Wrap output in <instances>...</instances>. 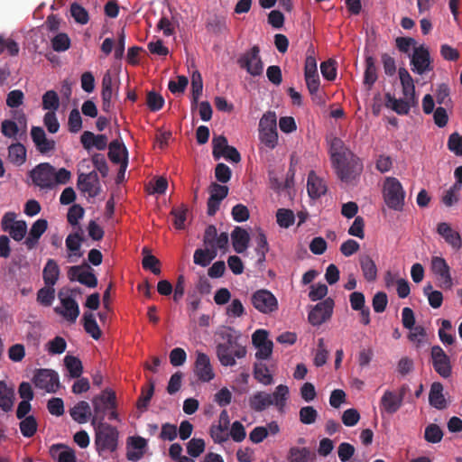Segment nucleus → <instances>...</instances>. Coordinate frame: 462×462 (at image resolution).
Returning a JSON list of instances; mask_svg holds the SVG:
<instances>
[{"label":"nucleus","instance_id":"1","mask_svg":"<svg viewBox=\"0 0 462 462\" xmlns=\"http://www.w3.org/2000/svg\"><path fill=\"white\" fill-rule=\"evenodd\" d=\"M223 342L217 345V356L220 364L224 366H234L236 357L244 358L246 355V348L239 343L241 335L231 327L224 328L218 332Z\"/></svg>","mask_w":462,"mask_h":462},{"label":"nucleus","instance_id":"2","mask_svg":"<svg viewBox=\"0 0 462 462\" xmlns=\"http://www.w3.org/2000/svg\"><path fill=\"white\" fill-rule=\"evenodd\" d=\"M95 430V448L98 456L106 457V453H114L118 448L119 432L108 423L93 426Z\"/></svg>","mask_w":462,"mask_h":462},{"label":"nucleus","instance_id":"3","mask_svg":"<svg viewBox=\"0 0 462 462\" xmlns=\"http://www.w3.org/2000/svg\"><path fill=\"white\" fill-rule=\"evenodd\" d=\"M93 405V416L90 420L91 425L96 426V424L106 423L105 418L110 411V409H116V393L106 388L100 394H97L92 399Z\"/></svg>","mask_w":462,"mask_h":462},{"label":"nucleus","instance_id":"4","mask_svg":"<svg viewBox=\"0 0 462 462\" xmlns=\"http://www.w3.org/2000/svg\"><path fill=\"white\" fill-rule=\"evenodd\" d=\"M385 204L391 209L401 211L404 206L405 192L401 182L394 177L386 178L383 189Z\"/></svg>","mask_w":462,"mask_h":462},{"label":"nucleus","instance_id":"5","mask_svg":"<svg viewBox=\"0 0 462 462\" xmlns=\"http://www.w3.org/2000/svg\"><path fill=\"white\" fill-rule=\"evenodd\" d=\"M259 139L268 148L273 149L278 143L277 117L273 111H268L259 122Z\"/></svg>","mask_w":462,"mask_h":462},{"label":"nucleus","instance_id":"6","mask_svg":"<svg viewBox=\"0 0 462 462\" xmlns=\"http://www.w3.org/2000/svg\"><path fill=\"white\" fill-rule=\"evenodd\" d=\"M333 163L338 178L346 183H353L363 171V164L358 158L352 157L350 160H339Z\"/></svg>","mask_w":462,"mask_h":462},{"label":"nucleus","instance_id":"7","mask_svg":"<svg viewBox=\"0 0 462 462\" xmlns=\"http://www.w3.org/2000/svg\"><path fill=\"white\" fill-rule=\"evenodd\" d=\"M241 69H244L253 77L263 74V63L260 57V48L257 45L253 46L245 51L237 60Z\"/></svg>","mask_w":462,"mask_h":462},{"label":"nucleus","instance_id":"8","mask_svg":"<svg viewBox=\"0 0 462 462\" xmlns=\"http://www.w3.org/2000/svg\"><path fill=\"white\" fill-rule=\"evenodd\" d=\"M251 303L255 310L263 314H271L278 310L276 297L265 289L254 291L251 296Z\"/></svg>","mask_w":462,"mask_h":462},{"label":"nucleus","instance_id":"9","mask_svg":"<svg viewBox=\"0 0 462 462\" xmlns=\"http://www.w3.org/2000/svg\"><path fill=\"white\" fill-rule=\"evenodd\" d=\"M54 167L48 162H42L30 171L32 183L42 189H53Z\"/></svg>","mask_w":462,"mask_h":462},{"label":"nucleus","instance_id":"10","mask_svg":"<svg viewBox=\"0 0 462 462\" xmlns=\"http://www.w3.org/2000/svg\"><path fill=\"white\" fill-rule=\"evenodd\" d=\"M68 278L70 282L78 281L88 288L97 286V278L94 274V270L88 263L70 266L68 270Z\"/></svg>","mask_w":462,"mask_h":462},{"label":"nucleus","instance_id":"11","mask_svg":"<svg viewBox=\"0 0 462 462\" xmlns=\"http://www.w3.org/2000/svg\"><path fill=\"white\" fill-rule=\"evenodd\" d=\"M432 366L435 372L442 378H448L452 374L450 357L439 346H433L430 351Z\"/></svg>","mask_w":462,"mask_h":462},{"label":"nucleus","instance_id":"12","mask_svg":"<svg viewBox=\"0 0 462 462\" xmlns=\"http://www.w3.org/2000/svg\"><path fill=\"white\" fill-rule=\"evenodd\" d=\"M411 71L419 75H423L433 69L430 51L426 47L420 45L414 48L411 56Z\"/></svg>","mask_w":462,"mask_h":462},{"label":"nucleus","instance_id":"13","mask_svg":"<svg viewBox=\"0 0 462 462\" xmlns=\"http://www.w3.org/2000/svg\"><path fill=\"white\" fill-rule=\"evenodd\" d=\"M32 381L37 388L48 393H56L60 388L59 374L51 369L37 370Z\"/></svg>","mask_w":462,"mask_h":462},{"label":"nucleus","instance_id":"14","mask_svg":"<svg viewBox=\"0 0 462 462\" xmlns=\"http://www.w3.org/2000/svg\"><path fill=\"white\" fill-rule=\"evenodd\" d=\"M334 300L331 298H327L323 301L319 302L309 313V321L313 326H320L330 319L333 308Z\"/></svg>","mask_w":462,"mask_h":462},{"label":"nucleus","instance_id":"15","mask_svg":"<svg viewBox=\"0 0 462 462\" xmlns=\"http://www.w3.org/2000/svg\"><path fill=\"white\" fill-rule=\"evenodd\" d=\"M431 270L439 277V287L442 289H450L452 287L450 268L444 258L439 256L432 257Z\"/></svg>","mask_w":462,"mask_h":462},{"label":"nucleus","instance_id":"16","mask_svg":"<svg viewBox=\"0 0 462 462\" xmlns=\"http://www.w3.org/2000/svg\"><path fill=\"white\" fill-rule=\"evenodd\" d=\"M78 188L89 197L95 198L99 194L100 184L97 173L93 171L89 173H80L78 177Z\"/></svg>","mask_w":462,"mask_h":462},{"label":"nucleus","instance_id":"17","mask_svg":"<svg viewBox=\"0 0 462 462\" xmlns=\"http://www.w3.org/2000/svg\"><path fill=\"white\" fill-rule=\"evenodd\" d=\"M61 292L59 293L62 309L55 308V312L61 315L68 321L74 323L79 315V307L72 296L61 298Z\"/></svg>","mask_w":462,"mask_h":462},{"label":"nucleus","instance_id":"18","mask_svg":"<svg viewBox=\"0 0 462 462\" xmlns=\"http://www.w3.org/2000/svg\"><path fill=\"white\" fill-rule=\"evenodd\" d=\"M437 232L453 250L458 251L461 249L462 238L459 233L454 230L448 223H439Z\"/></svg>","mask_w":462,"mask_h":462},{"label":"nucleus","instance_id":"19","mask_svg":"<svg viewBox=\"0 0 462 462\" xmlns=\"http://www.w3.org/2000/svg\"><path fill=\"white\" fill-rule=\"evenodd\" d=\"M194 372L198 378L202 382L211 381L215 374L208 355L198 353L195 361Z\"/></svg>","mask_w":462,"mask_h":462},{"label":"nucleus","instance_id":"20","mask_svg":"<svg viewBox=\"0 0 462 462\" xmlns=\"http://www.w3.org/2000/svg\"><path fill=\"white\" fill-rule=\"evenodd\" d=\"M31 136L40 152L47 153L55 149V142L46 137V134L42 127L32 126Z\"/></svg>","mask_w":462,"mask_h":462},{"label":"nucleus","instance_id":"21","mask_svg":"<svg viewBox=\"0 0 462 462\" xmlns=\"http://www.w3.org/2000/svg\"><path fill=\"white\" fill-rule=\"evenodd\" d=\"M402 405V402L396 397V393L390 390H386L380 400V411L382 414H394L399 411Z\"/></svg>","mask_w":462,"mask_h":462},{"label":"nucleus","instance_id":"22","mask_svg":"<svg viewBox=\"0 0 462 462\" xmlns=\"http://www.w3.org/2000/svg\"><path fill=\"white\" fill-rule=\"evenodd\" d=\"M47 227L48 222L43 218H40L32 224L29 235L24 241L27 249L32 250L37 245L39 239L47 230Z\"/></svg>","mask_w":462,"mask_h":462},{"label":"nucleus","instance_id":"23","mask_svg":"<svg viewBox=\"0 0 462 462\" xmlns=\"http://www.w3.org/2000/svg\"><path fill=\"white\" fill-rule=\"evenodd\" d=\"M307 190L311 199H319L327 192L325 181L317 176L314 171H311L308 175Z\"/></svg>","mask_w":462,"mask_h":462},{"label":"nucleus","instance_id":"24","mask_svg":"<svg viewBox=\"0 0 462 462\" xmlns=\"http://www.w3.org/2000/svg\"><path fill=\"white\" fill-rule=\"evenodd\" d=\"M443 391L444 387L441 383L434 382L431 383L429 393V402L437 410H444L448 407V402Z\"/></svg>","mask_w":462,"mask_h":462},{"label":"nucleus","instance_id":"25","mask_svg":"<svg viewBox=\"0 0 462 462\" xmlns=\"http://www.w3.org/2000/svg\"><path fill=\"white\" fill-rule=\"evenodd\" d=\"M69 415L73 420L79 424L87 423L93 416L90 405L86 401H80L72 407L69 410Z\"/></svg>","mask_w":462,"mask_h":462},{"label":"nucleus","instance_id":"26","mask_svg":"<svg viewBox=\"0 0 462 462\" xmlns=\"http://www.w3.org/2000/svg\"><path fill=\"white\" fill-rule=\"evenodd\" d=\"M385 106L391 108L395 113L401 116L408 115L411 106H413L411 100L408 99H397L394 96L390 93H386L385 96Z\"/></svg>","mask_w":462,"mask_h":462},{"label":"nucleus","instance_id":"27","mask_svg":"<svg viewBox=\"0 0 462 462\" xmlns=\"http://www.w3.org/2000/svg\"><path fill=\"white\" fill-rule=\"evenodd\" d=\"M231 238L233 248L236 253L242 254L247 249L250 236L245 229L240 226L235 227L231 233Z\"/></svg>","mask_w":462,"mask_h":462},{"label":"nucleus","instance_id":"28","mask_svg":"<svg viewBox=\"0 0 462 462\" xmlns=\"http://www.w3.org/2000/svg\"><path fill=\"white\" fill-rule=\"evenodd\" d=\"M14 402V390L6 384L5 381H0V409L8 412L13 409Z\"/></svg>","mask_w":462,"mask_h":462},{"label":"nucleus","instance_id":"29","mask_svg":"<svg viewBox=\"0 0 462 462\" xmlns=\"http://www.w3.org/2000/svg\"><path fill=\"white\" fill-rule=\"evenodd\" d=\"M60 270L53 259H49L42 270V279L45 285L54 286L60 277Z\"/></svg>","mask_w":462,"mask_h":462},{"label":"nucleus","instance_id":"30","mask_svg":"<svg viewBox=\"0 0 462 462\" xmlns=\"http://www.w3.org/2000/svg\"><path fill=\"white\" fill-rule=\"evenodd\" d=\"M359 263L364 278L367 282H374L377 278V267L374 261L368 254H362L359 257Z\"/></svg>","mask_w":462,"mask_h":462},{"label":"nucleus","instance_id":"31","mask_svg":"<svg viewBox=\"0 0 462 462\" xmlns=\"http://www.w3.org/2000/svg\"><path fill=\"white\" fill-rule=\"evenodd\" d=\"M315 454L309 448L291 447L287 454L288 462H310Z\"/></svg>","mask_w":462,"mask_h":462},{"label":"nucleus","instance_id":"32","mask_svg":"<svg viewBox=\"0 0 462 462\" xmlns=\"http://www.w3.org/2000/svg\"><path fill=\"white\" fill-rule=\"evenodd\" d=\"M8 160L16 166H21L26 161V148L17 142L8 147Z\"/></svg>","mask_w":462,"mask_h":462},{"label":"nucleus","instance_id":"33","mask_svg":"<svg viewBox=\"0 0 462 462\" xmlns=\"http://www.w3.org/2000/svg\"><path fill=\"white\" fill-rule=\"evenodd\" d=\"M122 155L124 158L128 159V152L124 143L118 140H113L108 145V158L116 164L123 162Z\"/></svg>","mask_w":462,"mask_h":462},{"label":"nucleus","instance_id":"34","mask_svg":"<svg viewBox=\"0 0 462 462\" xmlns=\"http://www.w3.org/2000/svg\"><path fill=\"white\" fill-rule=\"evenodd\" d=\"M249 405L254 411H263L272 405L271 394L265 392H257L250 397Z\"/></svg>","mask_w":462,"mask_h":462},{"label":"nucleus","instance_id":"35","mask_svg":"<svg viewBox=\"0 0 462 462\" xmlns=\"http://www.w3.org/2000/svg\"><path fill=\"white\" fill-rule=\"evenodd\" d=\"M217 257L216 248L207 247L195 250L193 255L194 263L202 267L208 266Z\"/></svg>","mask_w":462,"mask_h":462},{"label":"nucleus","instance_id":"36","mask_svg":"<svg viewBox=\"0 0 462 462\" xmlns=\"http://www.w3.org/2000/svg\"><path fill=\"white\" fill-rule=\"evenodd\" d=\"M83 327L85 331L94 339L97 340L101 337L102 332L99 328L95 316L92 312L87 311L83 315Z\"/></svg>","mask_w":462,"mask_h":462},{"label":"nucleus","instance_id":"37","mask_svg":"<svg viewBox=\"0 0 462 462\" xmlns=\"http://www.w3.org/2000/svg\"><path fill=\"white\" fill-rule=\"evenodd\" d=\"M51 452L57 462H77L75 451L69 448L59 445L52 446Z\"/></svg>","mask_w":462,"mask_h":462},{"label":"nucleus","instance_id":"38","mask_svg":"<svg viewBox=\"0 0 462 462\" xmlns=\"http://www.w3.org/2000/svg\"><path fill=\"white\" fill-rule=\"evenodd\" d=\"M206 28L208 32L215 35L224 34L228 32L226 17L218 15L210 18L207 23Z\"/></svg>","mask_w":462,"mask_h":462},{"label":"nucleus","instance_id":"39","mask_svg":"<svg viewBox=\"0 0 462 462\" xmlns=\"http://www.w3.org/2000/svg\"><path fill=\"white\" fill-rule=\"evenodd\" d=\"M289 396V388L284 384H279L271 394L272 405H275L279 411H282Z\"/></svg>","mask_w":462,"mask_h":462},{"label":"nucleus","instance_id":"40","mask_svg":"<svg viewBox=\"0 0 462 462\" xmlns=\"http://www.w3.org/2000/svg\"><path fill=\"white\" fill-rule=\"evenodd\" d=\"M377 80V69L375 60L372 56L365 57V69L364 75V84L370 88Z\"/></svg>","mask_w":462,"mask_h":462},{"label":"nucleus","instance_id":"41","mask_svg":"<svg viewBox=\"0 0 462 462\" xmlns=\"http://www.w3.org/2000/svg\"><path fill=\"white\" fill-rule=\"evenodd\" d=\"M254 376L255 380L264 385H270L273 382V375L271 374L267 365L263 363L254 364Z\"/></svg>","mask_w":462,"mask_h":462},{"label":"nucleus","instance_id":"42","mask_svg":"<svg viewBox=\"0 0 462 462\" xmlns=\"http://www.w3.org/2000/svg\"><path fill=\"white\" fill-rule=\"evenodd\" d=\"M203 81L199 71H194L191 77L192 108L198 106L199 97L202 95Z\"/></svg>","mask_w":462,"mask_h":462},{"label":"nucleus","instance_id":"43","mask_svg":"<svg viewBox=\"0 0 462 462\" xmlns=\"http://www.w3.org/2000/svg\"><path fill=\"white\" fill-rule=\"evenodd\" d=\"M154 382L152 379L148 380L147 387H142L141 395L137 400V408L139 410H146L154 393Z\"/></svg>","mask_w":462,"mask_h":462},{"label":"nucleus","instance_id":"44","mask_svg":"<svg viewBox=\"0 0 462 462\" xmlns=\"http://www.w3.org/2000/svg\"><path fill=\"white\" fill-rule=\"evenodd\" d=\"M143 254H147L144 255L142 261V265L144 270L151 271L155 275L161 274V269L159 267L160 261L154 255L150 254V251L147 247L143 248Z\"/></svg>","mask_w":462,"mask_h":462},{"label":"nucleus","instance_id":"45","mask_svg":"<svg viewBox=\"0 0 462 462\" xmlns=\"http://www.w3.org/2000/svg\"><path fill=\"white\" fill-rule=\"evenodd\" d=\"M304 77H305V81H306L308 90L312 97V100L316 101L317 103H322L323 102L322 97L319 94V83H320L319 74L309 75V76H304Z\"/></svg>","mask_w":462,"mask_h":462},{"label":"nucleus","instance_id":"46","mask_svg":"<svg viewBox=\"0 0 462 462\" xmlns=\"http://www.w3.org/2000/svg\"><path fill=\"white\" fill-rule=\"evenodd\" d=\"M64 364L69 373L70 377L79 378L81 376L83 366L79 358L73 356H67L64 358Z\"/></svg>","mask_w":462,"mask_h":462},{"label":"nucleus","instance_id":"47","mask_svg":"<svg viewBox=\"0 0 462 462\" xmlns=\"http://www.w3.org/2000/svg\"><path fill=\"white\" fill-rule=\"evenodd\" d=\"M424 295L428 298L429 304L433 309H439L443 302V294L439 291H434L430 283H428L423 288Z\"/></svg>","mask_w":462,"mask_h":462},{"label":"nucleus","instance_id":"48","mask_svg":"<svg viewBox=\"0 0 462 462\" xmlns=\"http://www.w3.org/2000/svg\"><path fill=\"white\" fill-rule=\"evenodd\" d=\"M55 299V289L52 285H45L41 288L37 292V301L45 307L52 304Z\"/></svg>","mask_w":462,"mask_h":462},{"label":"nucleus","instance_id":"49","mask_svg":"<svg viewBox=\"0 0 462 462\" xmlns=\"http://www.w3.org/2000/svg\"><path fill=\"white\" fill-rule=\"evenodd\" d=\"M188 207L184 204H181L178 208H173L171 211V215L173 216V225L175 228L181 230L185 228V221L187 218Z\"/></svg>","mask_w":462,"mask_h":462},{"label":"nucleus","instance_id":"50","mask_svg":"<svg viewBox=\"0 0 462 462\" xmlns=\"http://www.w3.org/2000/svg\"><path fill=\"white\" fill-rule=\"evenodd\" d=\"M37 426L36 419L32 415L27 416L20 422L21 433L25 438H31L35 434Z\"/></svg>","mask_w":462,"mask_h":462},{"label":"nucleus","instance_id":"51","mask_svg":"<svg viewBox=\"0 0 462 462\" xmlns=\"http://www.w3.org/2000/svg\"><path fill=\"white\" fill-rule=\"evenodd\" d=\"M60 106L58 94L54 90H48L42 96V108L55 112Z\"/></svg>","mask_w":462,"mask_h":462},{"label":"nucleus","instance_id":"52","mask_svg":"<svg viewBox=\"0 0 462 462\" xmlns=\"http://www.w3.org/2000/svg\"><path fill=\"white\" fill-rule=\"evenodd\" d=\"M1 132L5 137L12 138L16 141L24 134V132L19 134L17 124L12 120H5L2 122Z\"/></svg>","mask_w":462,"mask_h":462},{"label":"nucleus","instance_id":"53","mask_svg":"<svg viewBox=\"0 0 462 462\" xmlns=\"http://www.w3.org/2000/svg\"><path fill=\"white\" fill-rule=\"evenodd\" d=\"M443 438V431L437 424L431 423L425 428L424 439L430 443H439Z\"/></svg>","mask_w":462,"mask_h":462},{"label":"nucleus","instance_id":"54","mask_svg":"<svg viewBox=\"0 0 462 462\" xmlns=\"http://www.w3.org/2000/svg\"><path fill=\"white\" fill-rule=\"evenodd\" d=\"M276 220L281 227H290L295 220V216L291 209L280 208L276 213Z\"/></svg>","mask_w":462,"mask_h":462},{"label":"nucleus","instance_id":"55","mask_svg":"<svg viewBox=\"0 0 462 462\" xmlns=\"http://www.w3.org/2000/svg\"><path fill=\"white\" fill-rule=\"evenodd\" d=\"M228 427L217 424L212 425L209 430L210 436L215 443H223L228 440Z\"/></svg>","mask_w":462,"mask_h":462},{"label":"nucleus","instance_id":"56","mask_svg":"<svg viewBox=\"0 0 462 462\" xmlns=\"http://www.w3.org/2000/svg\"><path fill=\"white\" fill-rule=\"evenodd\" d=\"M83 237L79 233L70 234L66 238V246L68 250L74 253V255L80 257L82 254L79 252Z\"/></svg>","mask_w":462,"mask_h":462},{"label":"nucleus","instance_id":"57","mask_svg":"<svg viewBox=\"0 0 462 462\" xmlns=\"http://www.w3.org/2000/svg\"><path fill=\"white\" fill-rule=\"evenodd\" d=\"M70 14L78 23L86 24L89 20L88 11L77 3H73L70 5Z\"/></svg>","mask_w":462,"mask_h":462},{"label":"nucleus","instance_id":"58","mask_svg":"<svg viewBox=\"0 0 462 462\" xmlns=\"http://www.w3.org/2000/svg\"><path fill=\"white\" fill-rule=\"evenodd\" d=\"M146 105L151 111H159L164 105V98L155 91H149L147 93Z\"/></svg>","mask_w":462,"mask_h":462},{"label":"nucleus","instance_id":"59","mask_svg":"<svg viewBox=\"0 0 462 462\" xmlns=\"http://www.w3.org/2000/svg\"><path fill=\"white\" fill-rule=\"evenodd\" d=\"M228 147L227 139L224 135L214 136L212 139V154L216 160H218L223 152Z\"/></svg>","mask_w":462,"mask_h":462},{"label":"nucleus","instance_id":"60","mask_svg":"<svg viewBox=\"0 0 462 462\" xmlns=\"http://www.w3.org/2000/svg\"><path fill=\"white\" fill-rule=\"evenodd\" d=\"M205 450V441L202 439H191L187 444V452L192 457H198Z\"/></svg>","mask_w":462,"mask_h":462},{"label":"nucleus","instance_id":"61","mask_svg":"<svg viewBox=\"0 0 462 462\" xmlns=\"http://www.w3.org/2000/svg\"><path fill=\"white\" fill-rule=\"evenodd\" d=\"M10 236L15 241H21L24 238L27 232V224L24 220H18L9 230Z\"/></svg>","mask_w":462,"mask_h":462},{"label":"nucleus","instance_id":"62","mask_svg":"<svg viewBox=\"0 0 462 462\" xmlns=\"http://www.w3.org/2000/svg\"><path fill=\"white\" fill-rule=\"evenodd\" d=\"M299 416L301 423L310 425L316 421L318 411L312 406H304L300 408Z\"/></svg>","mask_w":462,"mask_h":462},{"label":"nucleus","instance_id":"63","mask_svg":"<svg viewBox=\"0 0 462 462\" xmlns=\"http://www.w3.org/2000/svg\"><path fill=\"white\" fill-rule=\"evenodd\" d=\"M461 189L460 185L453 184L443 195L442 202L447 207H451L458 201V193Z\"/></svg>","mask_w":462,"mask_h":462},{"label":"nucleus","instance_id":"64","mask_svg":"<svg viewBox=\"0 0 462 462\" xmlns=\"http://www.w3.org/2000/svg\"><path fill=\"white\" fill-rule=\"evenodd\" d=\"M448 148L457 156H462V135L458 133H452L448 140Z\"/></svg>","mask_w":462,"mask_h":462}]
</instances>
